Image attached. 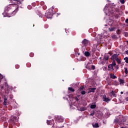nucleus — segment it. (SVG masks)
<instances>
[{
	"instance_id": "f257e3e1",
	"label": "nucleus",
	"mask_w": 128,
	"mask_h": 128,
	"mask_svg": "<svg viewBox=\"0 0 128 128\" xmlns=\"http://www.w3.org/2000/svg\"><path fill=\"white\" fill-rule=\"evenodd\" d=\"M12 0V2H13V4H10L5 8V12H7L3 13L4 16H8V18L14 16L18 10V8H20L18 4H21L22 2L24 0Z\"/></svg>"
},
{
	"instance_id": "f03ea898",
	"label": "nucleus",
	"mask_w": 128,
	"mask_h": 128,
	"mask_svg": "<svg viewBox=\"0 0 128 128\" xmlns=\"http://www.w3.org/2000/svg\"><path fill=\"white\" fill-rule=\"evenodd\" d=\"M110 12L112 16H116V12H120V9L118 8H110Z\"/></svg>"
},
{
	"instance_id": "7ed1b4c3",
	"label": "nucleus",
	"mask_w": 128,
	"mask_h": 128,
	"mask_svg": "<svg viewBox=\"0 0 128 128\" xmlns=\"http://www.w3.org/2000/svg\"><path fill=\"white\" fill-rule=\"evenodd\" d=\"M64 118L62 116H55V120L57 122H64Z\"/></svg>"
},
{
	"instance_id": "20e7f679",
	"label": "nucleus",
	"mask_w": 128,
	"mask_h": 128,
	"mask_svg": "<svg viewBox=\"0 0 128 128\" xmlns=\"http://www.w3.org/2000/svg\"><path fill=\"white\" fill-rule=\"evenodd\" d=\"M82 42L84 46H86L88 44V40L86 39H84Z\"/></svg>"
},
{
	"instance_id": "39448f33",
	"label": "nucleus",
	"mask_w": 128,
	"mask_h": 128,
	"mask_svg": "<svg viewBox=\"0 0 128 128\" xmlns=\"http://www.w3.org/2000/svg\"><path fill=\"white\" fill-rule=\"evenodd\" d=\"M45 16L47 18H52V14L50 12H48L47 13H46Z\"/></svg>"
},
{
	"instance_id": "423d86ee",
	"label": "nucleus",
	"mask_w": 128,
	"mask_h": 128,
	"mask_svg": "<svg viewBox=\"0 0 128 128\" xmlns=\"http://www.w3.org/2000/svg\"><path fill=\"white\" fill-rule=\"evenodd\" d=\"M47 124H49L50 126H52V124H53V126H54V120H47L46 122Z\"/></svg>"
},
{
	"instance_id": "0eeeda50",
	"label": "nucleus",
	"mask_w": 128,
	"mask_h": 128,
	"mask_svg": "<svg viewBox=\"0 0 128 128\" xmlns=\"http://www.w3.org/2000/svg\"><path fill=\"white\" fill-rule=\"evenodd\" d=\"M102 100L104 102H110V98H106V96H104L102 97Z\"/></svg>"
},
{
	"instance_id": "6e6552de",
	"label": "nucleus",
	"mask_w": 128,
	"mask_h": 128,
	"mask_svg": "<svg viewBox=\"0 0 128 128\" xmlns=\"http://www.w3.org/2000/svg\"><path fill=\"white\" fill-rule=\"evenodd\" d=\"M118 56H120V54H113V55L112 56L111 58H112V60H116V59L118 58Z\"/></svg>"
},
{
	"instance_id": "1a4fd4ad",
	"label": "nucleus",
	"mask_w": 128,
	"mask_h": 128,
	"mask_svg": "<svg viewBox=\"0 0 128 128\" xmlns=\"http://www.w3.org/2000/svg\"><path fill=\"white\" fill-rule=\"evenodd\" d=\"M96 88H88V94H90V92H96Z\"/></svg>"
},
{
	"instance_id": "9d476101",
	"label": "nucleus",
	"mask_w": 128,
	"mask_h": 128,
	"mask_svg": "<svg viewBox=\"0 0 128 128\" xmlns=\"http://www.w3.org/2000/svg\"><path fill=\"white\" fill-rule=\"evenodd\" d=\"M108 68H109V70H111L112 72L114 70V66L112 65V64H110L108 66Z\"/></svg>"
},
{
	"instance_id": "9b49d317",
	"label": "nucleus",
	"mask_w": 128,
	"mask_h": 128,
	"mask_svg": "<svg viewBox=\"0 0 128 128\" xmlns=\"http://www.w3.org/2000/svg\"><path fill=\"white\" fill-rule=\"evenodd\" d=\"M7 100H8V98L6 97V96H4V102H3L4 106H7L8 104V102H6Z\"/></svg>"
},
{
	"instance_id": "f8f14e48",
	"label": "nucleus",
	"mask_w": 128,
	"mask_h": 128,
	"mask_svg": "<svg viewBox=\"0 0 128 128\" xmlns=\"http://www.w3.org/2000/svg\"><path fill=\"white\" fill-rule=\"evenodd\" d=\"M74 52H75V54L77 58H78V56H80V54L78 52V49L75 50Z\"/></svg>"
},
{
	"instance_id": "ddd939ff",
	"label": "nucleus",
	"mask_w": 128,
	"mask_h": 128,
	"mask_svg": "<svg viewBox=\"0 0 128 128\" xmlns=\"http://www.w3.org/2000/svg\"><path fill=\"white\" fill-rule=\"evenodd\" d=\"M85 56H86L87 58H88L90 56V53L86 51L84 52V54Z\"/></svg>"
},
{
	"instance_id": "4468645a",
	"label": "nucleus",
	"mask_w": 128,
	"mask_h": 128,
	"mask_svg": "<svg viewBox=\"0 0 128 128\" xmlns=\"http://www.w3.org/2000/svg\"><path fill=\"white\" fill-rule=\"evenodd\" d=\"M110 78H113L114 80L117 78L116 76H114V74H110Z\"/></svg>"
},
{
	"instance_id": "2eb2a0df",
	"label": "nucleus",
	"mask_w": 128,
	"mask_h": 128,
	"mask_svg": "<svg viewBox=\"0 0 128 128\" xmlns=\"http://www.w3.org/2000/svg\"><path fill=\"white\" fill-rule=\"evenodd\" d=\"M36 13L37 14H38V16H40V17H41V18H42V16H44V15H42V13H40V11H38V10H36Z\"/></svg>"
},
{
	"instance_id": "dca6fc26",
	"label": "nucleus",
	"mask_w": 128,
	"mask_h": 128,
	"mask_svg": "<svg viewBox=\"0 0 128 128\" xmlns=\"http://www.w3.org/2000/svg\"><path fill=\"white\" fill-rule=\"evenodd\" d=\"M68 90H69L71 92H74V88H72V87H69V88H68Z\"/></svg>"
},
{
	"instance_id": "f3484780",
	"label": "nucleus",
	"mask_w": 128,
	"mask_h": 128,
	"mask_svg": "<svg viewBox=\"0 0 128 128\" xmlns=\"http://www.w3.org/2000/svg\"><path fill=\"white\" fill-rule=\"evenodd\" d=\"M116 22L114 20H112V23L110 24L111 26H116Z\"/></svg>"
},
{
	"instance_id": "a211bd4d",
	"label": "nucleus",
	"mask_w": 128,
	"mask_h": 128,
	"mask_svg": "<svg viewBox=\"0 0 128 128\" xmlns=\"http://www.w3.org/2000/svg\"><path fill=\"white\" fill-rule=\"evenodd\" d=\"M115 60H116V62H117L118 64H120L122 62V60L118 58H116V59Z\"/></svg>"
},
{
	"instance_id": "6ab92c4d",
	"label": "nucleus",
	"mask_w": 128,
	"mask_h": 128,
	"mask_svg": "<svg viewBox=\"0 0 128 128\" xmlns=\"http://www.w3.org/2000/svg\"><path fill=\"white\" fill-rule=\"evenodd\" d=\"M103 60L104 62L106 61L108 62V56H104Z\"/></svg>"
},
{
	"instance_id": "aec40b11",
	"label": "nucleus",
	"mask_w": 128,
	"mask_h": 128,
	"mask_svg": "<svg viewBox=\"0 0 128 128\" xmlns=\"http://www.w3.org/2000/svg\"><path fill=\"white\" fill-rule=\"evenodd\" d=\"M116 30V27L108 28L109 32H114Z\"/></svg>"
},
{
	"instance_id": "412c9836",
	"label": "nucleus",
	"mask_w": 128,
	"mask_h": 128,
	"mask_svg": "<svg viewBox=\"0 0 128 128\" xmlns=\"http://www.w3.org/2000/svg\"><path fill=\"white\" fill-rule=\"evenodd\" d=\"M80 110L81 112H84V110H86V107L80 108Z\"/></svg>"
},
{
	"instance_id": "4be33fe9",
	"label": "nucleus",
	"mask_w": 128,
	"mask_h": 128,
	"mask_svg": "<svg viewBox=\"0 0 128 128\" xmlns=\"http://www.w3.org/2000/svg\"><path fill=\"white\" fill-rule=\"evenodd\" d=\"M92 126L93 128H99L98 124L96 123L92 125Z\"/></svg>"
},
{
	"instance_id": "5701e85b",
	"label": "nucleus",
	"mask_w": 128,
	"mask_h": 128,
	"mask_svg": "<svg viewBox=\"0 0 128 128\" xmlns=\"http://www.w3.org/2000/svg\"><path fill=\"white\" fill-rule=\"evenodd\" d=\"M84 90V86H81L79 88L80 92H82V90Z\"/></svg>"
},
{
	"instance_id": "b1692460",
	"label": "nucleus",
	"mask_w": 128,
	"mask_h": 128,
	"mask_svg": "<svg viewBox=\"0 0 128 128\" xmlns=\"http://www.w3.org/2000/svg\"><path fill=\"white\" fill-rule=\"evenodd\" d=\"M90 108L94 109V108H96V104H92L90 106Z\"/></svg>"
},
{
	"instance_id": "393cba45",
	"label": "nucleus",
	"mask_w": 128,
	"mask_h": 128,
	"mask_svg": "<svg viewBox=\"0 0 128 128\" xmlns=\"http://www.w3.org/2000/svg\"><path fill=\"white\" fill-rule=\"evenodd\" d=\"M124 60H125V62H126V64H128V57H126L125 58H124Z\"/></svg>"
},
{
	"instance_id": "a878e982",
	"label": "nucleus",
	"mask_w": 128,
	"mask_h": 128,
	"mask_svg": "<svg viewBox=\"0 0 128 128\" xmlns=\"http://www.w3.org/2000/svg\"><path fill=\"white\" fill-rule=\"evenodd\" d=\"M124 68V72H125L126 74H128V68Z\"/></svg>"
},
{
	"instance_id": "bb28decb",
	"label": "nucleus",
	"mask_w": 128,
	"mask_h": 128,
	"mask_svg": "<svg viewBox=\"0 0 128 128\" xmlns=\"http://www.w3.org/2000/svg\"><path fill=\"white\" fill-rule=\"evenodd\" d=\"M113 66H116V63L115 61H113L112 64H111Z\"/></svg>"
},
{
	"instance_id": "cd10ccee",
	"label": "nucleus",
	"mask_w": 128,
	"mask_h": 128,
	"mask_svg": "<svg viewBox=\"0 0 128 128\" xmlns=\"http://www.w3.org/2000/svg\"><path fill=\"white\" fill-rule=\"evenodd\" d=\"M120 84H124V80H122V79H120L119 80Z\"/></svg>"
},
{
	"instance_id": "c85d7f7f",
	"label": "nucleus",
	"mask_w": 128,
	"mask_h": 128,
	"mask_svg": "<svg viewBox=\"0 0 128 128\" xmlns=\"http://www.w3.org/2000/svg\"><path fill=\"white\" fill-rule=\"evenodd\" d=\"M114 124H118V119L116 118L115 120H114Z\"/></svg>"
},
{
	"instance_id": "c756f323",
	"label": "nucleus",
	"mask_w": 128,
	"mask_h": 128,
	"mask_svg": "<svg viewBox=\"0 0 128 128\" xmlns=\"http://www.w3.org/2000/svg\"><path fill=\"white\" fill-rule=\"evenodd\" d=\"M112 38H114V39H116V38L118 37L116 36V34H113V35L112 36Z\"/></svg>"
},
{
	"instance_id": "7c9ffc66",
	"label": "nucleus",
	"mask_w": 128,
	"mask_h": 128,
	"mask_svg": "<svg viewBox=\"0 0 128 128\" xmlns=\"http://www.w3.org/2000/svg\"><path fill=\"white\" fill-rule=\"evenodd\" d=\"M111 94H112V96H114V97L116 96V93H114V92L112 91V92H111Z\"/></svg>"
},
{
	"instance_id": "2f4dec72",
	"label": "nucleus",
	"mask_w": 128,
	"mask_h": 128,
	"mask_svg": "<svg viewBox=\"0 0 128 128\" xmlns=\"http://www.w3.org/2000/svg\"><path fill=\"white\" fill-rule=\"evenodd\" d=\"M116 32H117L118 34H120V33L122 32L119 29H118L117 30Z\"/></svg>"
},
{
	"instance_id": "473e14b6",
	"label": "nucleus",
	"mask_w": 128,
	"mask_h": 128,
	"mask_svg": "<svg viewBox=\"0 0 128 128\" xmlns=\"http://www.w3.org/2000/svg\"><path fill=\"white\" fill-rule=\"evenodd\" d=\"M34 56V54L32 52H31L30 53V56L31 57V58H32Z\"/></svg>"
},
{
	"instance_id": "72a5a7b5",
	"label": "nucleus",
	"mask_w": 128,
	"mask_h": 128,
	"mask_svg": "<svg viewBox=\"0 0 128 128\" xmlns=\"http://www.w3.org/2000/svg\"><path fill=\"white\" fill-rule=\"evenodd\" d=\"M81 94H86V91H84V90H82L81 91Z\"/></svg>"
},
{
	"instance_id": "f704fd0d",
	"label": "nucleus",
	"mask_w": 128,
	"mask_h": 128,
	"mask_svg": "<svg viewBox=\"0 0 128 128\" xmlns=\"http://www.w3.org/2000/svg\"><path fill=\"white\" fill-rule=\"evenodd\" d=\"M120 2L122 4H124L125 2L124 0H120Z\"/></svg>"
},
{
	"instance_id": "c9c22d12",
	"label": "nucleus",
	"mask_w": 128,
	"mask_h": 128,
	"mask_svg": "<svg viewBox=\"0 0 128 128\" xmlns=\"http://www.w3.org/2000/svg\"><path fill=\"white\" fill-rule=\"evenodd\" d=\"M4 78V76L2 75V74H0V80H2Z\"/></svg>"
},
{
	"instance_id": "e433bc0d",
	"label": "nucleus",
	"mask_w": 128,
	"mask_h": 128,
	"mask_svg": "<svg viewBox=\"0 0 128 128\" xmlns=\"http://www.w3.org/2000/svg\"><path fill=\"white\" fill-rule=\"evenodd\" d=\"M92 70H96V66H94L92 65V67H91Z\"/></svg>"
},
{
	"instance_id": "4c0bfd02",
	"label": "nucleus",
	"mask_w": 128,
	"mask_h": 128,
	"mask_svg": "<svg viewBox=\"0 0 128 128\" xmlns=\"http://www.w3.org/2000/svg\"><path fill=\"white\" fill-rule=\"evenodd\" d=\"M16 68H20V65H18V64H17V65H16Z\"/></svg>"
},
{
	"instance_id": "58836bf2",
	"label": "nucleus",
	"mask_w": 128,
	"mask_h": 128,
	"mask_svg": "<svg viewBox=\"0 0 128 128\" xmlns=\"http://www.w3.org/2000/svg\"><path fill=\"white\" fill-rule=\"evenodd\" d=\"M28 10H32V6H28Z\"/></svg>"
},
{
	"instance_id": "ea45409f",
	"label": "nucleus",
	"mask_w": 128,
	"mask_h": 128,
	"mask_svg": "<svg viewBox=\"0 0 128 128\" xmlns=\"http://www.w3.org/2000/svg\"><path fill=\"white\" fill-rule=\"evenodd\" d=\"M118 68H119L118 66L117 65L115 66V68H116V70H118Z\"/></svg>"
},
{
	"instance_id": "a19ab883",
	"label": "nucleus",
	"mask_w": 128,
	"mask_h": 128,
	"mask_svg": "<svg viewBox=\"0 0 128 128\" xmlns=\"http://www.w3.org/2000/svg\"><path fill=\"white\" fill-rule=\"evenodd\" d=\"M75 100L76 102H78V97H76Z\"/></svg>"
},
{
	"instance_id": "79ce46f5",
	"label": "nucleus",
	"mask_w": 128,
	"mask_h": 128,
	"mask_svg": "<svg viewBox=\"0 0 128 128\" xmlns=\"http://www.w3.org/2000/svg\"><path fill=\"white\" fill-rule=\"evenodd\" d=\"M90 116H94V112H93V113H91L90 114Z\"/></svg>"
},
{
	"instance_id": "37998d69",
	"label": "nucleus",
	"mask_w": 128,
	"mask_h": 128,
	"mask_svg": "<svg viewBox=\"0 0 128 128\" xmlns=\"http://www.w3.org/2000/svg\"><path fill=\"white\" fill-rule=\"evenodd\" d=\"M108 68H106V67H104V68H103V70H106V69H107Z\"/></svg>"
},
{
	"instance_id": "c03bdc74",
	"label": "nucleus",
	"mask_w": 128,
	"mask_h": 128,
	"mask_svg": "<svg viewBox=\"0 0 128 128\" xmlns=\"http://www.w3.org/2000/svg\"><path fill=\"white\" fill-rule=\"evenodd\" d=\"M125 22H126V24H128V18L126 20Z\"/></svg>"
},
{
	"instance_id": "a18cd8bd",
	"label": "nucleus",
	"mask_w": 128,
	"mask_h": 128,
	"mask_svg": "<svg viewBox=\"0 0 128 128\" xmlns=\"http://www.w3.org/2000/svg\"><path fill=\"white\" fill-rule=\"evenodd\" d=\"M32 6H36V3H32Z\"/></svg>"
},
{
	"instance_id": "49530a36",
	"label": "nucleus",
	"mask_w": 128,
	"mask_h": 128,
	"mask_svg": "<svg viewBox=\"0 0 128 128\" xmlns=\"http://www.w3.org/2000/svg\"><path fill=\"white\" fill-rule=\"evenodd\" d=\"M92 50L94 52H96V49L94 48H92Z\"/></svg>"
},
{
	"instance_id": "de8ad7c7",
	"label": "nucleus",
	"mask_w": 128,
	"mask_h": 128,
	"mask_svg": "<svg viewBox=\"0 0 128 128\" xmlns=\"http://www.w3.org/2000/svg\"><path fill=\"white\" fill-rule=\"evenodd\" d=\"M4 86H1V90H4Z\"/></svg>"
},
{
	"instance_id": "09e8293b",
	"label": "nucleus",
	"mask_w": 128,
	"mask_h": 128,
	"mask_svg": "<svg viewBox=\"0 0 128 128\" xmlns=\"http://www.w3.org/2000/svg\"><path fill=\"white\" fill-rule=\"evenodd\" d=\"M125 36H128V33H126L125 34Z\"/></svg>"
},
{
	"instance_id": "8fccbe9b",
	"label": "nucleus",
	"mask_w": 128,
	"mask_h": 128,
	"mask_svg": "<svg viewBox=\"0 0 128 128\" xmlns=\"http://www.w3.org/2000/svg\"><path fill=\"white\" fill-rule=\"evenodd\" d=\"M43 8H44V10H46V6H44Z\"/></svg>"
},
{
	"instance_id": "3c124183",
	"label": "nucleus",
	"mask_w": 128,
	"mask_h": 128,
	"mask_svg": "<svg viewBox=\"0 0 128 128\" xmlns=\"http://www.w3.org/2000/svg\"><path fill=\"white\" fill-rule=\"evenodd\" d=\"M126 102H128V97H126Z\"/></svg>"
},
{
	"instance_id": "603ef678",
	"label": "nucleus",
	"mask_w": 128,
	"mask_h": 128,
	"mask_svg": "<svg viewBox=\"0 0 128 128\" xmlns=\"http://www.w3.org/2000/svg\"><path fill=\"white\" fill-rule=\"evenodd\" d=\"M126 54H128V50L126 51Z\"/></svg>"
},
{
	"instance_id": "864d4df0",
	"label": "nucleus",
	"mask_w": 128,
	"mask_h": 128,
	"mask_svg": "<svg viewBox=\"0 0 128 128\" xmlns=\"http://www.w3.org/2000/svg\"><path fill=\"white\" fill-rule=\"evenodd\" d=\"M120 94H124V92H121Z\"/></svg>"
},
{
	"instance_id": "5fc2aeb1",
	"label": "nucleus",
	"mask_w": 128,
	"mask_h": 128,
	"mask_svg": "<svg viewBox=\"0 0 128 128\" xmlns=\"http://www.w3.org/2000/svg\"><path fill=\"white\" fill-rule=\"evenodd\" d=\"M10 98H12V96H10Z\"/></svg>"
},
{
	"instance_id": "6e6d98bb",
	"label": "nucleus",
	"mask_w": 128,
	"mask_h": 128,
	"mask_svg": "<svg viewBox=\"0 0 128 128\" xmlns=\"http://www.w3.org/2000/svg\"><path fill=\"white\" fill-rule=\"evenodd\" d=\"M14 121L13 120V124H14Z\"/></svg>"
},
{
	"instance_id": "4d7b16f0",
	"label": "nucleus",
	"mask_w": 128,
	"mask_h": 128,
	"mask_svg": "<svg viewBox=\"0 0 128 128\" xmlns=\"http://www.w3.org/2000/svg\"><path fill=\"white\" fill-rule=\"evenodd\" d=\"M104 64V62H102V64Z\"/></svg>"
},
{
	"instance_id": "13d9d810",
	"label": "nucleus",
	"mask_w": 128,
	"mask_h": 128,
	"mask_svg": "<svg viewBox=\"0 0 128 128\" xmlns=\"http://www.w3.org/2000/svg\"><path fill=\"white\" fill-rule=\"evenodd\" d=\"M86 68H88V66H86Z\"/></svg>"
}]
</instances>
